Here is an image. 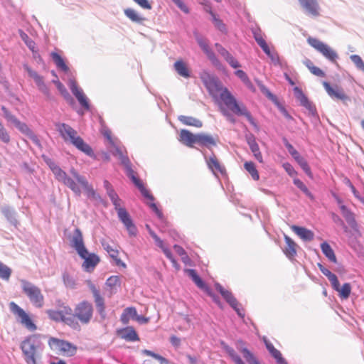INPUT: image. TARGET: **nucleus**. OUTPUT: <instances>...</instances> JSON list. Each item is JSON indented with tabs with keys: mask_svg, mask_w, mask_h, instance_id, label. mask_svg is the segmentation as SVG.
Masks as SVG:
<instances>
[{
	"mask_svg": "<svg viewBox=\"0 0 364 364\" xmlns=\"http://www.w3.org/2000/svg\"><path fill=\"white\" fill-rule=\"evenodd\" d=\"M136 186L138 188V189L141 192V195L144 198L150 200L151 201L154 200V197L149 193V191L147 189H146V188L144 187V186L141 181L140 183H139L138 184H136Z\"/></svg>",
	"mask_w": 364,
	"mask_h": 364,
	"instance_id": "53",
	"label": "nucleus"
},
{
	"mask_svg": "<svg viewBox=\"0 0 364 364\" xmlns=\"http://www.w3.org/2000/svg\"><path fill=\"white\" fill-rule=\"evenodd\" d=\"M298 1L307 14L314 17L320 15V6L317 0H298Z\"/></svg>",
	"mask_w": 364,
	"mask_h": 364,
	"instance_id": "18",
	"label": "nucleus"
},
{
	"mask_svg": "<svg viewBox=\"0 0 364 364\" xmlns=\"http://www.w3.org/2000/svg\"><path fill=\"white\" fill-rule=\"evenodd\" d=\"M55 126L60 136L65 142L73 144V141L78 136L76 130L65 123L57 122L55 124Z\"/></svg>",
	"mask_w": 364,
	"mask_h": 364,
	"instance_id": "14",
	"label": "nucleus"
},
{
	"mask_svg": "<svg viewBox=\"0 0 364 364\" xmlns=\"http://www.w3.org/2000/svg\"><path fill=\"white\" fill-rule=\"evenodd\" d=\"M318 267L320 271L328 278L330 281L331 286L334 290L338 289V279L336 274H333L330 270L326 268L321 263H318Z\"/></svg>",
	"mask_w": 364,
	"mask_h": 364,
	"instance_id": "33",
	"label": "nucleus"
},
{
	"mask_svg": "<svg viewBox=\"0 0 364 364\" xmlns=\"http://www.w3.org/2000/svg\"><path fill=\"white\" fill-rule=\"evenodd\" d=\"M137 316V312L134 307H127L121 315L120 321L123 324H127L129 321L130 318L135 319Z\"/></svg>",
	"mask_w": 364,
	"mask_h": 364,
	"instance_id": "41",
	"label": "nucleus"
},
{
	"mask_svg": "<svg viewBox=\"0 0 364 364\" xmlns=\"http://www.w3.org/2000/svg\"><path fill=\"white\" fill-rule=\"evenodd\" d=\"M323 85L327 92L328 95L333 98L343 101L344 103H346L348 101H350V97L345 94L343 90L341 88L336 87V88H333L330 84L326 81L323 82Z\"/></svg>",
	"mask_w": 364,
	"mask_h": 364,
	"instance_id": "19",
	"label": "nucleus"
},
{
	"mask_svg": "<svg viewBox=\"0 0 364 364\" xmlns=\"http://www.w3.org/2000/svg\"><path fill=\"white\" fill-rule=\"evenodd\" d=\"M294 91L296 99L300 102V105L304 107L309 111V115L316 117L317 113L315 106L309 100L302 90L300 88L296 87H294Z\"/></svg>",
	"mask_w": 364,
	"mask_h": 364,
	"instance_id": "15",
	"label": "nucleus"
},
{
	"mask_svg": "<svg viewBox=\"0 0 364 364\" xmlns=\"http://www.w3.org/2000/svg\"><path fill=\"white\" fill-rule=\"evenodd\" d=\"M186 272L188 276L192 279L194 283L197 285L198 288L203 290L204 291L208 290V286L201 279V278L198 275L197 272L195 269H186Z\"/></svg>",
	"mask_w": 364,
	"mask_h": 364,
	"instance_id": "35",
	"label": "nucleus"
},
{
	"mask_svg": "<svg viewBox=\"0 0 364 364\" xmlns=\"http://www.w3.org/2000/svg\"><path fill=\"white\" fill-rule=\"evenodd\" d=\"M283 142L289 153L291 155L294 159L298 163L305 173L311 178L312 172L306 160L299 154V153L294 148V146L288 141L286 138L283 139Z\"/></svg>",
	"mask_w": 364,
	"mask_h": 364,
	"instance_id": "10",
	"label": "nucleus"
},
{
	"mask_svg": "<svg viewBox=\"0 0 364 364\" xmlns=\"http://www.w3.org/2000/svg\"><path fill=\"white\" fill-rule=\"evenodd\" d=\"M237 348L242 353V355L248 364H260L255 356L246 347H240L238 345H243L242 341H237Z\"/></svg>",
	"mask_w": 364,
	"mask_h": 364,
	"instance_id": "32",
	"label": "nucleus"
},
{
	"mask_svg": "<svg viewBox=\"0 0 364 364\" xmlns=\"http://www.w3.org/2000/svg\"><path fill=\"white\" fill-rule=\"evenodd\" d=\"M112 154L119 158V159L121 161L122 164H123L124 160L129 159L127 156L123 154L122 149L117 146H114Z\"/></svg>",
	"mask_w": 364,
	"mask_h": 364,
	"instance_id": "59",
	"label": "nucleus"
},
{
	"mask_svg": "<svg viewBox=\"0 0 364 364\" xmlns=\"http://www.w3.org/2000/svg\"><path fill=\"white\" fill-rule=\"evenodd\" d=\"M321 249L323 255L328 259V260L333 263H337V259L334 251L326 242H323L321 244Z\"/></svg>",
	"mask_w": 364,
	"mask_h": 364,
	"instance_id": "40",
	"label": "nucleus"
},
{
	"mask_svg": "<svg viewBox=\"0 0 364 364\" xmlns=\"http://www.w3.org/2000/svg\"><path fill=\"white\" fill-rule=\"evenodd\" d=\"M196 40L201 48V50L204 52V53L207 55L208 58L214 64L216 65L218 63V60L210 48L206 39L198 34H196Z\"/></svg>",
	"mask_w": 364,
	"mask_h": 364,
	"instance_id": "20",
	"label": "nucleus"
},
{
	"mask_svg": "<svg viewBox=\"0 0 364 364\" xmlns=\"http://www.w3.org/2000/svg\"><path fill=\"white\" fill-rule=\"evenodd\" d=\"M244 166L245 170L251 175L255 181H257L259 179V173L253 162L247 161L245 163Z\"/></svg>",
	"mask_w": 364,
	"mask_h": 364,
	"instance_id": "47",
	"label": "nucleus"
},
{
	"mask_svg": "<svg viewBox=\"0 0 364 364\" xmlns=\"http://www.w3.org/2000/svg\"><path fill=\"white\" fill-rule=\"evenodd\" d=\"M291 229L304 241H311L314 240V234L310 230L297 225H292Z\"/></svg>",
	"mask_w": 364,
	"mask_h": 364,
	"instance_id": "29",
	"label": "nucleus"
},
{
	"mask_svg": "<svg viewBox=\"0 0 364 364\" xmlns=\"http://www.w3.org/2000/svg\"><path fill=\"white\" fill-rule=\"evenodd\" d=\"M307 42L311 47L320 53L329 62L337 64L338 55L337 52L328 44L321 41L318 38L313 37H309Z\"/></svg>",
	"mask_w": 364,
	"mask_h": 364,
	"instance_id": "6",
	"label": "nucleus"
},
{
	"mask_svg": "<svg viewBox=\"0 0 364 364\" xmlns=\"http://www.w3.org/2000/svg\"><path fill=\"white\" fill-rule=\"evenodd\" d=\"M269 353L276 360L278 364H288L287 360L282 357V355L279 350L275 348L272 353Z\"/></svg>",
	"mask_w": 364,
	"mask_h": 364,
	"instance_id": "57",
	"label": "nucleus"
},
{
	"mask_svg": "<svg viewBox=\"0 0 364 364\" xmlns=\"http://www.w3.org/2000/svg\"><path fill=\"white\" fill-rule=\"evenodd\" d=\"M350 60L353 63L357 70L364 73V61L358 55L354 54L350 55Z\"/></svg>",
	"mask_w": 364,
	"mask_h": 364,
	"instance_id": "51",
	"label": "nucleus"
},
{
	"mask_svg": "<svg viewBox=\"0 0 364 364\" xmlns=\"http://www.w3.org/2000/svg\"><path fill=\"white\" fill-rule=\"evenodd\" d=\"M11 269L7 265L0 262V278L3 280L8 281L11 274Z\"/></svg>",
	"mask_w": 364,
	"mask_h": 364,
	"instance_id": "50",
	"label": "nucleus"
},
{
	"mask_svg": "<svg viewBox=\"0 0 364 364\" xmlns=\"http://www.w3.org/2000/svg\"><path fill=\"white\" fill-rule=\"evenodd\" d=\"M267 56L270 58L272 63L274 65H277V66H280V67L282 66V63L280 61L279 56L277 51L272 50L269 53V55H267Z\"/></svg>",
	"mask_w": 364,
	"mask_h": 364,
	"instance_id": "60",
	"label": "nucleus"
},
{
	"mask_svg": "<svg viewBox=\"0 0 364 364\" xmlns=\"http://www.w3.org/2000/svg\"><path fill=\"white\" fill-rule=\"evenodd\" d=\"M72 144L86 155L90 157L95 156L94 151L91 146L88 144L85 143L80 136H77V138L73 141Z\"/></svg>",
	"mask_w": 364,
	"mask_h": 364,
	"instance_id": "27",
	"label": "nucleus"
},
{
	"mask_svg": "<svg viewBox=\"0 0 364 364\" xmlns=\"http://www.w3.org/2000/svg\"><path fill=\"white\" fill-rule=\"evenodd\" d=\"M178 120L183 124L188 126H193L198 128L203 126V123L200 120L193 117L181 115L178 117Z\"/></svg>",
	"mask_w": 364,
	"mask_h": 364,
	"instance_id": "42",
	"label": "nucleus"
},
{
	"mask_svg": "<svg viewBox=\"0 0 364 364\" xmlns=\"http://www.w3.org/2000/svg\"><path fill=\"white\" fill-rule=\"evenodd\" d=\"M21 348L27 364H37L36 357L43 350V344L37 335L30 336L21 343Z\"/></svg>",
	"mask_w": 364,
	"mask_h": 364,
	"instance_id": "4",
	"label": "nucleus"
},
{
	"mask_svg": "<svg viewBox=\"0 0 364 364\" xmlns=\"http://www.w3.org/2000/svg\"><path fill=\"white\" fill-rule=\"evenodd\" d=\"M50 56L57 68L68 75L70 69L66 65L64 59L56 52H52Z\"/></svg>",
	"mask_w": 364,
	"mask_h": 364,
	"instance_id": "34",
	"label": "nucleus"
},
{
	"mask_svg": "<svg viewBox=\"0 0 364 364\" xmlns=\"http://www.w3.org/2000/svg\"><path fill=\"white\" fill-rule=\"evenodd\" d=\"M203 155L208 168L215 176H217L218 173L223 174L225 173L224 167L220 164L215 154H213L210 156H208L205 154H203Z\"/></svg>",
	"mask_w": 364,
	"mask_h": 364,
	"instance_id": "21",
	"label": "nucleus"
},
{
	"mask_svg": "<svg viewBox=\"0 0 364 364\" xmlns=\"http://www.w3.org/2000/svg\"><path fill=\"white\" fill-rule=\"evenodd\" d=\"M340 210L341 214L346 223L348 225L352 228L355 232H358V225L355 220V216L354 213H353L346 205H341Z\"/></svg>",
	"mask_w": 364,
	"mask_h": 364,
	"instance_id": "23",
	"label": "nucleus"
},
{
	"mask_svg": "<svg viewBox=\"0 0 364 364\" xmlns=\"http://www.w3.org/2000/svg\"><path fill=\"white\" fill-rule=\"evenodd\" d=\"M196 144L200 146L206 147L208 149H210L212 146H215L217 145L216 141L211 135L204 133L197 134Z\"/></svg>",
	"mask_w": 364,
	"mask_h": 364,
	"instance_id": "24",
	"label": "nucleus"
},
{
	"mask_svg": "<svg viewBox=\"0 0 364 364\" xmlns=\"http://www.w3.org/2000/svg\"><path fill=\"white\" fill-rule=\"evenodd\" d=\"M336 291L339 292V296L341 298L348 299L351 292V286L349 283H345L341 287L340 283L338 282V289Z\"/></svg>",
	"mask_w": 364,
	"mask_h": 364,
	"instance_id": "46",
	"label": "nucleus"
},
{
	"mask_svg": "<svg viewBox=\"0 0 364 364\" xmlns=\"http://www.w3.org/2000/svg\"><path fill=\"white\" fill-rule=\"evenodd\" d=\"M23 68L28 73V75L34 80L38 90L43 94L48 97L50 95V91L44 82L43 77L39 75L36 71L33 70L28 65L25 64Z\"/></svg>",
	"mask_w": 364,
	"mask_h": 364,
	"instance_id": "16",
	"label": "nucleus"
},
{
	"mask_svg": "<svg viewBox=\"0 0 364 364\" xmlns=\"http://www.w3.org/2000/svg\"><path fill=\"white\" fill-rule=\"evenodd\" d=\"M19 35L21 40L25 43L28 48L32 51H35L36 43L23 31H19Z\"/></svg>",
	"mask_w": 364,
	"mask_h": 364,
	"instance_id": "48",
	"label": "nucleus"
},
{
	"mask_svg": "<svg viewBox=\"0 0 364 364\" xmlns=\"http://www.w3.org/2000/svg\"><path fill=\"white\" fill-rule=\"evenodd\" d=\"M215 47L218 51V53L224 58L225 59L230 53L224 48L223 47L220 43H216L215 44Z\"/></svg>",
	"mask_w": 364,
	"mask_h": 364,
	"instance_id": "62",
	"label": "nucleus"
},
{
	"mask_svg": "<svg viewBox=\"0 0 364 364\" xmlns=\"http://www.w3.org/2000/svg\"><path fill=\"white\" fill-rule=\"evenodd\" d=\"M94 301L97 311L99 314L101 320H105L107 318V314L105 311V303L104 298L102 296H100L95 299Z\"/></svg>",
	"mask_w": 364,
	"mask_h": 364,
	"instance_id": "43",
	"label": "nucleus"
},
{
	"mask_svg": "<svg viewBox=\"0 0 364 364\" xmlns=\"http://www.w3.org/2000/svg\"><path fill=\"white\" fill-rule=\"evenodd\" d=\"M1 211L11 225L17 227L18 225V221L16 218L17 213L14 208L9 206H4L1 208Z\"/></svg>",
	"mask_w": 364,
	"mask_h": 364,
	"instance_id": "31",
	"label": "nucleus"
},
{
	"mask_svg": "<svg viewBox=\"0 0 364 364\" xmlns=\"http://www.w3.org/2000/svg\"><path fill=\"white\" fill-rule=\"evenodd\" d=\"M283 168L291 177H295L297 175V172L289 163H284Z\"/></svg>",
	"mask_w": 364,
	"mask_h": 364,
	"instance_id": "63",
	"label": "nucleus"
},
{
	"mask_svg": "<svg viewBox=\"0 0 364 364\" xmlns=\"http://www.w3.org/2000/svg\"><path fill=\"white\" fill-rule=\"evenodd\" d=\"M13 124L20 132L28 136L31 140H32V141L38 147H41V141L38 138L37 135L33 133V132L28 127V126L26 123L21 122L19 119H17Z\"/></svg>",
	"mask_w": 364,
	"mask_h": 364,
	"instance_id": "17",
	"label": "nucleus"
},
{
	"mask_svg": "<svg viewBox=\"0 0 364 364\" xmlns=\"http://www.w3.org/2000/svg\"><path fill=\"white\" fill-rule=\"evenodd\" d=\"M46 162L56 180L69 188L76 196L81 195V186L89 198L97 200L100 198L92 186L89 184L86 178L80 175L75 168L70 169V176H68L53 160L47 159Z\"/></svg>",
	"mask_w": 364,
	"mask_h": 364,
	"instance_id": "2",
	"label": "nucleus"
},
{
	"mask_svg": "<svg viewBox=\"0 0 364 364\" xmlns=\"http://www.w3.org/2000/svg\"><path fill=\"white\" fill-rule=\"evenodd\" d=\"M197 134L186 129H182L179 135V141L187 146L193 147L196 143Z\"/></svg>",
	"mask_w": 364,
	"mask_h": 364,
	"instance_id": "26",
	"label": "nucleus"
},
{
	"mask_svg": "<svg viewBox=\"0 0 364 364\" xmlns=\"http://www.w3.org/2000/svg\"><path fill=\"white\" fill-rule=\"evenodd\" d=\"M63 281L65 286L69 289H75L76 287V281L75 278L70 275L68 272H64L63 274Z\"/></svg>",
	"mask_w": 364,
	"mask_h": 364,
	"instance_id": "49",
	"label": "nucleus"
},
{
	"mask_svg": "<svg viewBox=\"0 0 364 364\" xmlns=\"http://www.w3.org/2000/svg\"><path fill=\"white\" fill-rule=\"evenodd\" d=\"M202 81L215 102H223L234 114L238 116H245L252 125L257 127L254 118L247 107L243 104L237 103L235 97L228 88L223 87L218 77L207 74L202 77Z\"/></svg>",
	"mask_w": 364,
	"mask_h": 364,
	"instance_id": "1",
	"label": "nucleus"
},
{
	"mask_svg": "<svg viewBox=\"0 0 364 364\" xmlns=\"http://www.w3.org/2000/svg\"><path fill=\"white\" fill-rule=\"evenodd\" d=\"M124 12L125 16L133 22L142 24L146 20L145 17H143L141 15H139L133 9H124Z\"/></svg>",
	"mask_w": 364,
	"mask_h": 364,
	"instance_id": "38",
	"label": "nucleus"
},
{
	"mask_svg": "<svg viewBox=\"0 0 364 364\" xmlns=\"http://www.w3.org/2000/svg\"><path fill=\"white\" fill-rule=\"evenodd\" d=\"M71 246L75 250L78 255L84 259L82 268L86 272L91 273L100 262V257L95 253H90L85 247L83 242L82 232L79 228H75L70 240Z\"/></svg>",
	"mask_w": 364,
	"mask_h": 364,
	"instance_id": "3",
	"label": "nucleus"
},
{
	"mask_svg": "<svg viewBox=\"0 0 364 364\" xmlns=\"http://www.w3.org/2000/svg\"><path fill=\"white\" fill-rule=\"evenodd\" d=\"M109 199L112 201V203L114 207V210L116 211L117 210H119V208H121L122 207V200L120 199V198L119 197L117 193L114 196H112L109 198Z\"/></svg>",
	"mask_w": 364,
	"mask_h": 364,
	"instance_id": "61",
	"label": "nucleus"
},
{
	"mask_svg": "<svg viewBox=\"0 0 364 364\" xmlns=\"http://www.w3.org/2000/svg\"><path fill=\"white\" fill-rule=\"evenodd\" d=\"M122 165L125 168L127 176L131 179V181L135 186L141 182L140 179L135 176L134 171L132 168V164L129 159L124 160Z\"/></svg>",
	"mask_w": 364,
	"mask_h": 364,
	"instance_id": "39",
	"label": "nucleus"
},
{
	"mask_svg": "<svg viewBox=\"0 0 364 364\" xmlns=\"http://www.w3.org/2000/svg\"><path fill=\"white\" fill-rule=\"evenodd\" d=\"M174 68L177 73L183 77H189L190 73L186 64L182 60H178L174 63Z\"/></svg>",
	"mask_w": 364,
	"mask_h": 364,
	"instance_id": "44",
	"label": "nucleus"
},
{
	"mask_svg": "<svg viewBox=\"0 0 364 364\" xmlns=\"http://www.w3.org/2000/svg\"><path fill=\"white\" fill-rule=\"evenodd\" d=\"M215 287L216 290L220 292L223 299L236 311L237 315L241 318H244L245 314L242 309L239 307L240 304L231 291L225 289L219 283H215Z\"/></svg>",
	"mask_w": 364,
	"mask_h": 364,
	"instance_id": "9",
	"label": "nucleus"
},
{
	"mask_svg": "<svg viewBox=\"0 0 364 364\" xmlns=\"http://www.w3.org/2000/svg\"><path fill=\"white\" fill-rule=\"evenodd\" d=\"M284 240L287 247L284 250V253L290 259L294 258L296 255V243L289 236L284 235Z\"/></svg>",
	"mask_w": 364,
	"mask_h": 364,
	"instance_id": "28",
	"label": "nucleus"
},
{
	"mask_svg": "<svg viewBox=\"0 0 364 364\" xmlns=\"http://www.w3.org/2000/svg\"><path fill=\"white\" fill-rule=\"evenodd\" d=\"M101 244L103 249L109 254V255L112 259L118 256V250L114 246L110 245L109 242L106 241L105 240H102Z\"/></svg>",
	"mask_w": 364,
	"mask_h": 364,
	"instance_id": "45",
	"label": "nucleus"
},
{
	"mask_svg": "<svg viewBox=\"0 0 364 364\" xmlns=\"http://www.w3.org/2000/svg\"><path fill=\"white\" fill-rule=\"evenodd\" d=\"M205 11L211 16V20L215 27L222 33H226L227 28L223 21L215 15L210 8L206 9Z\"/></svg>",
	"mask_w": 364,
	"mask_h": 364,
	"instance_id": "37",
	"label": "nucleus"
},
{
	"mask_svg": "<svg viewBox=\"0 0 364 364\" xmlns=\"http://www.w3.org/2000/svg\"><path fill=\"white\" fill-rule=\"evenodd\" d=\"M119 333L121 335L122 338L124 339L127 341H139V337L136 333L134 328L132 326H127L119 331Z\"/></svg>",
	"mask_w": 364,
	"mask_h": 364,
	"instance_id": "30",
	"label": "nucleus"
},
{
	"mask_svg": "<svg viewBox=\"0 0 364 364\" xmlns=\"http://www.w3.org/2000/svg\"><path fill=\"white\" fill-rule=\"evenodd\" d=\"M225 60L233 68H237L240 67L239 62L231 54H230Z\"/></svg>",
	"mask_w": 364,
	"mask_h": 364,
	"instance_id": "64",
	"label": "nucleus"
},
{
	"mask_svg": "<svg viewBox=\"0 0 364 364\" xmlns=\"http://www.w3.org/2000/svg\"><path fill=\"white\" fill-rule=\"evenodd\" d=\"M0 140L5 144H9L11 140L10 135L3 124L0 122Z\"/></svg>",
	"mask_w": 364,
	"mask_h": 364,
	"instance_id": "54",
	"label": "nucleus"
},
{
	"mask_svg": "<svg viewBox=\"0 0 364 364\" xmlns=\"http://www.w3.org/2000/svg\"><path fill=\"white\" fill-rule=\"evenodd\" d=\"M117 213L119 220L123 223V225L126 228L129 236H136L137 234V228L136 225L134 224L133 220L131 218V216L129 215L127 210L124 208L122 207L121 208H119V210H117Z\"/></svg>",
	"mask_w": 364,
	"mask_h": 364,
	"instance_id": "13",
	"label": "nucleus"
},
{
	"mask_svg": "<svg viewBox=\"0 0 364 364\" xmlns=\"http://www.w3.org/2000/svg\"><path fill=\"white\" fill-rule=\"evenodd\" d=\"M247 142L255 158L259 162L262 163V156L259 150L258 144L256 141L255 137L253 134H250L246 136Z\"/></svg>",
	"mask_w": 364,
	"mask_h": 364,
	"instance_id": "25",
	"label": "nucleus"
},
{
	"mask_svg": "<svg viewBox=\"0 0 364 364\" xmlns=\"http://www.w3.org/2000/svg\"><path fill=\"white\" fill-rule=\"evenodd\" d=\"M48 345L53 350H59L67 356H73L77 353V346L73 343L55 338H50Z\"/></svg>",
	"mask_w": 364,
	"mask_h": 364,
	"instance_id": "8",
	"label": "nucleus"
},
{
	"mask_svg": "<svg viewBox=\"0 0 364 364\" xmlns=\"http://www.w3.org/2000/svg\"><path fill=\"white\" fill-rule=\"evenodd\" d=\"M93 311V306L90 302L85 300L79 302L73 310V321L76 322L75 319H77L83 325L88 324L92 318Z\"/></svg>",
	"mask_w": 364,
	"mask_h": 364,
	"instance_id": "5",
	"label": "nucleus"
},
{
	"mask_svg": "<svg viewBox=\"0 0 364 364\" xmlns=\"http://www.w3.org/2000/svg\"><path fill=\"white\" fill-rule=\"evenodd\" d=\"M1 109L3 112L4 118L8 122L14 123L17 119V118L14 114H12L11 112L5 106H1Z\"/></svg>",
	"mask_w": 364,
	"mask_h": 364,
	"instance_id": "58",
	"label": "nucleus"
},
{
	"mask_svg": "<svg viewBox=\"0 0 364 364\" xmlns=\"http://www.w3.org/2000/svg\"><path fill=\"white\" fill-rule=\"evenodd\" d=\"M21 284L23 293L26 294L30 301L36 307H42L43 305V295L41 289L26 279H21Z\"/></svg>",
	"mask_w": 364,
	"mask_h": 364,
	"instance_id": "7",
	"label": "nucleus"
},
{
	"mask_svg": "<svg viewBox=\"0 0 364 364\" xmlns=\"http://www.w3.org/2000/svg\"><path fill=\"white\" fill-rule=\"evenodd\" d=\"M120 277L117 275L109 277L106 281V285L110 288H114L116 286H120Z\"/></svg>",
	"mask_w": 364,
	"mask_h": 364,
	"instance_id": "55",
	"label": "nucleus"
},
{
	"mask_svg": "<svg viewBox=\"0 0 364 364\" xmlns=\"http://www.w3.org/2000/svg\"><path fill=\"white\" fill-rule=\"evenodd\" d=\"M68 87L76 97L80 105L87 111L90 110V105L86 95L84 94L82 90L79 87L75 80L70 78L68 82Z\"/></svg>",
	"mask_w": 364,
	"mask_h": 364,
	"instance_id": "12",
	"label": "nucleus"
},
{
	"mask_svg": "<svg viewBox=\"0 0 364 364\" xmlns=\"http://www.w3.org/2000/svg\"><path fill=\"white\" fill-rule=\"evenodd\" d=\"M9 305L11 311L18 316L21 324L30 331H35L36 329V326L23 309L13 301Z\"/></svg>",
	"mask_w": 364,
	"mask_h": 364,
	"instance_id": "11",
	"label": "nucleus"
},
{
	"mask_svg": "<svg viewBox=\"0 0 364 364\" xmlns=\"http://www.w3.org/2000/svg\"><path fill=\"white\" fill-rule=\"evenodd\" d=\"M235 75L240 78L242 82L245 84L246 85H251V81L249 78V77L247 76V75L246 74L245 72H244L243 70H237L235 72Z\"/></svg>",
	"mask_w": 364,
	"mask_h": 364,
	"instance_id": "56",
	"label": "nucleus"
},
{
	"mask_svg": "<svg viewBox=\"0 0 364 364\" xmlns=\"http://www.w3.org/2000/svg\"><path fill=\"white\" fill-rule=\"evenodd\" d=\"M259 87L260 91L272 102H277V97L273 95L270 90L264 85H259Z\"/></svg>",
	"mask_w": 364,
	"mask_h": 364,
	"instance_id": "52",
	"label": "nucleus"
},
{
	"mask_svg": "<svg viewBox=\"0 0 364 364\" xmlns=\"http://www.w3.org/2000/svg\"><path fill=\"white\" fill-rule=\"evenodd\" d=\"M48 314L52 320L63 321L75 329L79 326L77 322L73 321V317L63 316L60 310H50L48 311Z\"/></svg>",
	"mask_w": 364,
	"mask_h": 364,
	"instance_id": "22",
	"label": "nucleus"
},
{
	"mask_svg": "<svg viewBox=\"0 0 364 364\" xmlns=\"http://www.w3.org/2000/svg\"><path fill=\"white\" fill-rule=\"evenodd\" d=\"M223 350L228 353L229 357L235 364H245L242 360L240 356L236 353V351L230 346L225 343H222Z\"/></svg>",
	"mask_w": 364,
	"mask_h": 364,
	"instance_id": "36",
	"label": "nucleus"
}]
</instances>
